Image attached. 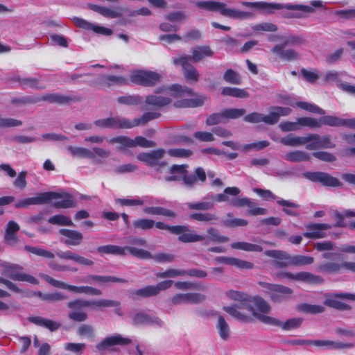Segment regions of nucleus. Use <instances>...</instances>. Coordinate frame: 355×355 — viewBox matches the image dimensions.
I'll use <instances>...</instances> for the list:
<instances>
[{
	"instance_id": "1",
	"label": "nucleus",
	"mask_w": 355,
	"mask_h": 355,
	"mask_svg": "<svg viewBox=\"0 0 355 355\" xmlns=\"http://www.w3.org/2000/svg\"><path fill=\"white\" fill-rule=\"evenodd\" d=\"M304 43L302 37L294 35H288L284 37L283 43L275 45L270 50L271 53L277 55L283 61H294L297 60L300 55L297 51L293 49H285L288 45L295 46L300 45Z\"/></svg>"
},
{
	"instance_id": "2",
	"label": "nucleus",
	"mask_w": 355,
	"mask_h": 355,
	"mask_svg": "<svg viewBox=\"0 0 355 355\" xmlns=\"http://www.w3.org/2000/svg\"><path fill=\"white\" fill-rule=\"evenodd\" d=\"M291 110L286 107L272 106L269 108V113L264 115L259 112H252L244 117V121L248 123H258L263 122L268 125L277 123L281 116H288Z\"/></svg>"
},
{
	"instance_id": "3",
	"label": "nucleus",
	"mask_w": 355,
	"mask_h": 355,
	"mask_svg": "<svg viewBox=\"0 0 355 355\" xmlns=\"http://www.w3.org/2000/svg\"><path fill=\"white\" fill-rule=\"evenodd\" d=\"M196 6L209 11H218L222 15L233 19H245L253 17L250 12L228 8L223 3L218 1H198Z\"/></svg>"
},
{
	"instance_id": "4",
	"label": "nucleus",
	"mask_w": 355,
	"mask_h": 355,
	"mask_svg": "<svg viewBox=\"0 0 355 355\" xmlns=\"http://www.w3.org/2000/svg\"><path fill=\"white\" fill-rule=\"evenodd\" d=\"M1 273L14 281L26 282L38 284L39 281L33 276L22 272L23 267L19 264L0 261Z\"/></svg>"
},
{
	"instance_id": "5",
	"label": "nucleus",
	"mask_w": 355,
	"mask_h": 355,
	"mask_svg": "<svg viewBox=\"0 0 355 355\" xmlns=\"http://www.w3.org/2000/svg\"><path fill=\"white\" fill-rule=\"evenodd\" d=\"M259 284L263 288V292L267 295L274 303H282L288 300L293 294V290L289 287L259 282Z\"/></svg>"
},
{
	"instance_id": "6",
	"label": "nucleus",
	"mask_w": 355,
	"mask_h": 355,
	"mask_svg": "<svg viewBox=\"0 0 355 355\" xmlns=\"http://www.w3.org/2000/svg\"><path fill=\"white\" fill-rule=\"evenodd\" d=\"M40 276L46 282L49 283L53 286H54L55 288H58L66 289L70 292H72V293H74L76 294L85 293V294L91 295H101L102 293L99 289L95 288L92 286H77L67 284L63 282L56 280V279H53V277H51L47 275H45V274H42Z\"/></svg>"
},
{
	"instance_id": "7",
	"label": "nucleus",
	"mask_w": 355,
	"mask_h": 355,
	"mask_svg": "<svg viewBox=\"0 0 355 355\" xmlns=\"http://www.w3.org/2000/svg\"><path fill=\"white\" fill-rule=\"evenodd\" d=\"M250 305V302L248 301L236 302L233 306H224L223 310L237 320L248 322L250 320V317L247 313L252 311V307Z\"/></svg>"
},
{
	"instance_id": "8",
	"label": "nucleus",
	"mask_w": 355,
	"mask_h": 355,
	"mask_svg": "<svg viewBox=\"0 0 355 355\" xmlns=\"http://www.w3.org/2000/svg\"><path fill=\"white\" fill-rule=\"evenodd\" d=\"M161 76L153 71H135L130 74V80L137 84L144 86H151L155 85L160 80Z\"/></svg>"
},
{
	"instance_id": "9",
	"label": "nucleus",
	"mask_w": 355,
	"mask_h": 355,
	"mask_svg": "<svg viewBox=\"0 0 355 355\" xmlns=\"http://www.w3.org/2000/svg\"><path fill=\"white\" fill-rule=\"evenodd\" d=\"M97 127L112 129H130L132 128L130 120L116 116L96 120L94 123Z\"/></svg>"
},
{
	"instance_id": "10",
	"label": "nucleus",
	"mask_w": 355,
	"mask_h": 355,
	"mask_svg": "<svg viewBox=\"0 0 355 355\" xmlns=\"http://www.w3.org/2000/svg\"><path fill=\"white\" fill-rule=\"evenodd\" d=\"M307 150H316L318 148H333L336 146L331 141L330 135L321 137L318 134H309L306 136Z\"/></svg>"
},
{
	"instance_id": "11",
	"label": "nucleus",
	"mask_w": 355,
	"mask_h": 355,
	"mask_svg": "<svg viewBox=\"0 0 355 355\" xmlns=\"http://www.w3.org/2000/svg\"><path fill=\"white\" fill-rule=\"evenodd\" d=\"M304 176L312 182H320L324 187H340L342 183L336 178L324 172H306Z\"/></svg>"
},
{
	"instance_id": "12",
	"label": "nucleus",
	"mask_w": 355,
	"mask_h": 355,
	"mask_svg": "<svg viewBox=\"0 0 355 355\" xmlns=\"http://www.w3.org/2000/svg\"><path fill=\"white\" fill-rule=\"evenodd\" d=\"M243 5L247 7H257L265 9H284L289 10H305L311 12L313 9L309 6H300L297 4H282V3H267L262 2H243Z\"/></svg>"
},
{
	"instance_id": "13",
	"label": "nucleus",
	"mask_w": 355,
	"mask_h": 355,
	"mask_svg": "<svg viewBox=\"0 0 355 355\" xmlns=\"http://www.w3.org/2000/svg\"><path fill=\"white\" fill-rule=\"evenodd\" d=\"M259 320L266 324L280 327L286 331L298 328L302 322V320L300 318H291L283 322L275 318L263 315H259Z\"/></svg>"
},
{
	"instance_id": "14",
	"label": "nucleus",
	"mask_w": 355,
	"mask_h": 355,
	"mask_svg": "<svg viewBox=\"0 0 355 355\" xmlns=\"http://www.w3.org/2000/svg\"><path fill=\"white\" fill-rule=\"evenodd\" d=\"M205 299V295L199 293H177L171 298V302L175 306L182 304H197L203 302Z\"/></svg>"
},
{
	"instance_id": "15",
	"label": "nucleus",
	"mask_w": 355,
	"mask_h": 355,
	"mask_svg": "<svg viewBox=\"0 0 355 355\" xmlns=\"http://www.w3.org/2000/svg\"><path fill=\"white\" fill-rule=\"evenodd\" d=\"M48 193L54 194L48 200V203H51L53 207L56 209H67L76 207L75 200L69 193L54 191H49Z\"/></svg>"
},
{
	"instance_id": "16",
	"label": "nucleus",
	"mask_w": 355,
	"mask_h": 355,
	"mask_svg": "<svg viewBox=\"0 0 355 355\" xmlns=\"http://www.w3.org/2000/svg\"><path fill=\"white\" fill-rule=\"evenodd\" d=\"M189 56L184 55L173 58V62L174 64L182 66L184 77L187 80L196 83L199 79V73L193 65L189 63Z\"/></svg>"
},
{
	"instance_id": "17",
	"label": "nucleus",
	"mask_w": 355,
	"mask_h": 355,
	"mask_svg": "<svg viewBox=\"0 0 355 355\" xmlns=\"http://www.w3.org/2000/svg\"><path fill=\"white\" fill-rule=\"evenodd\" d=\"M305 227L307 231L303 234L304 237L318 239L326 237V231L331 229L332 225L327 223H308Z\"/></svg>"
},
{
	"instance_id": "18",
	"label": "nucleus",
	"mask_w": 355,
	"mask_h": 355,
	"mask_svg": "<svg viewBox=\"0 0 355 355\" xmlns=\"http://www.w3.org/2000/svg\"><path fill=\"white\" fill-rule=\"evenodd\" d=\"M132 324L136 327L153 325L155 327H162L163 321L159 318L152 316L145 312L140 311L132 316Z\"/></svg>"
},
{
	"instance_id": "19",
	"label": "nucleus",
	"mask_w": 355,
	"mask_h": 355,
	"mask_svg": "<svg viewBox=\"0 0 355 355\" xmlns=\"http://www.w3.org/2000/svg\"><path fill=\"white\" fill-rule=\"evenodd\" d=\"M248 302H250V306L252 307V311H250V312L258 320L259 315L268 316L267 314L271 311L270 304L261 297H250Z\"/></svg>"
},
{
	"instance_id": "20",
	"label": "nucleus",
	"mask_w": 355,
	"mask_h": 355,
	"mask_svg": "<svg viewBox=\"0 0 355 355\" xmlns=\"http://www.w3.org/2000/svg\"><path fill=\"white\" fill-rule=\"evenodd\" d=\"M54 194L44 192L39 193L35 197L27 198L17 201L15 207V208H27L31 205H39L48 204V200L51 199V197L53 196Z\"/></svg>"
},
{
	"instance_id": "21",
	"label": "nucleus",
	"mask_w": 355,
	"mask_h": 355,
	"mask_svg": "<svg viewBox=\"0 0 355 355\" xmlns=\"http://www.w3.org/2000/svg\"><path fill=\"white\" fill-rule=\"evenodd\" d=\"M131 343V340L128 338H123L120 334H116L107 337L98 343L96 347L98 351L103 352L114 345H127Z\"/></svg>"
},
{
	"instance_id": "22",
	"label": "nucleus",
	"mask_w": 355,
	"mask_h": 355,
	"mask_svg": "<svg viewBox=\"0 0 355 355\" xmlns=\"http://www.w3.org/2000/svg\"><path fill=\"white\" fill-rule=\"evenodd\" d=\"M177 227H182L180 233H174V234L179 235L178 240L182 243H195L198 241H205L206 236L204 235H199L196 234L191 230L189 226L187 225H177Z\"/></svg>"
},
{
	"instance_id": "23",
	"label": "nucleus",
	"mask_w": 355,
	"mask_h": 355,
	"mask_svg": "<svg viewBox=\"0 0 355 355\" xmlns=\"http://www.w3.org/2000/svg\"><path fill=\"white\" fill-rule=\"evenodd\" d=\"M96 84L105 87H110L114 85H125L128 84V80L121 76L114 75H100L96 80Z\"/></svg>"
},
{
	"instance_id": "24",
	"label": "nucleus",
	"mask_w": 355,
	"mask_h": 355,
	"mask_svg": "<svg viewBox=\"0 0 355 355\" xmlns=\"http://www.w3.org/2000/svg\"><path fill=\"white\" fill-rule=\"evenodd\" d=\"M165 150L162 148L154 150L150 153H141L137 155V159L146 163L148 166H153L159 163V161L163 158Z\"/></svg>"
},
{
	"instance_id": "25",
	"label": "nucleus",
	"mask_w": 355,
	"mask_h": 355,
	"mask_svg": "<svg viewBox=\"0 0 355 355\" xmlns=\"http://www.w3.org/2000/svg\"><path fill=\"white\" fill-rule=\"evenodd\" d=\"M311 345L322 347L329 349H341L352 348L354 345L351 343H343L338 341L329 340H310Z\"/></svg>"
},
{
	"instance_id": "26",
	"label": "nucleus",
	"mask_w": 355,
	"mask_h": 355,
	"mask_svg": "<svg viewBox=\"0 0 355 355\" xmlns=\"http://www.w3.org/2000/svg\"><path fill=\"white\" fill-rule=\"evenodd\" d=\"M264 254L268 257L277 259L275 263V266L277 267L290 266L289 263L291 261V255L286 252L271 250L265 251Z\"/></svg>"
},
{
	"instance_id": "27",
	"label": "nucleus",
	"mask_w": 355,
	"mask_h": 355,
	"mask_svg": "<svg viewBox=\"0 0 355 355\" xmlns=\"http://www.w3.org/2000/svg\"><path fill=\"white\" fill-rule=\"evenodd\" d=\"M59 233L67 238L64 241V243L67 245H78L83 239V234L76 230L60 229L59 230Z\"/></svg>"
},
{
	"instance_id": "28",
	"label": "nucleus",
	"mask_w": 355,
	"mask_h": 355,
	"mask_svg": "<svg viewBox=\"0 0 355 355\" xmlns=\"http://www.w3.org/2000/svg\"><path fill=\"white\" fill-rule=\"evenodd\" d=\"M28 320L30 322L35 324V325L46 328L51 331H55L58 330L61 326L60 323L56 321L44 318L40 316L29 317L28 318Z\"/></svg>"
},
{
	"instance_id": "29",
	"label": "nucleus",
	"mask_w": 355,
	"mask_h": 355,
	"mask_svg": "<svg viewBox=\"0 0 355 355\" xmlns=\"http://www.w3.org/2000/svg\"><path fill=\"white\" fill-rule=\"evenodd\" d=\"M214 53L209 46H198L192 51V55L190 57V60L194 62L201 61L206 57H212Z\"/></svg>"
},
{
	"instance_id": "30",
	"label": "nucleus",
	"mask_w": 355,
	"mask_h": 355,
	"mask_svg": "<svg viewBox=\"0 0 355 355\" xmlns=\"http://www.w3.org/2000/svg\"><path fill=\"white\" fill-rule=\"evenodd\" d=\"M19 230V225L15 221L8 223L4 234V240L9 245H13L17 242V232Z\"/></svg>"
},
{
	"instance_id": "31",
	"label": "nucleus",
	"mask_w": 355,
	"mask_h": 355,
	"mask_svg": "<svg viewBox=\"0 0 355 355\" xmlns=\"http://www.w3.org/2000/svg\"><path fill=\"white\" fill-rule=\"evenodd\" d=\"M216 329L221 340L225 341L230 338V327L223 316L219 315L218 317L216 323Z\"/></svg>"
},
{
	"instance_id": "32",
	"label": "nucleus",
	"mask_w": 355,
	"mask_h": 355,
	"mask_svg": "<svg viewBox=\"0 0 355 355\" xmlns=\"http://www.w3.org/2000/svg\"><path fill=\"white\" fill-rule=\"evenodd\" d=\"M92 281H96L101 283L107 282H119L127 283L128 280L122 278H118L112 276H101V275H88L82 279V282L92 283Z\"/></svg>"
},
{
	"instance_id": "33",
	"label": "nucleus",
	"mask_w": 355,
	"mask_h": 355,
	"mask_svg": "<svg viewBox=\"0 0 355 355\" xmlns=\"http://www.w3.org/2000/svg\"><path fill=\"white\" fill-rule=\"evenodd\" d=\"M241 191L238 187H227L224 189L223 193H219L217 195H211L209 196L207 198L210 199L211 201L214 202V201L221 202H226L228 200L227 195L236 196L240 193Z\"/></svg>"
},
{
	"instance_id": "34",
	"label": "nucleus",
	"mask_w": 355,
	"mask_h": 355,
	"mask_svg": "<svg viewBox=\"0 0 355 355\" xmlns=\"http://www.w3.org/2000/svg\"><path fill=\"white\" fill-rule=\"evenodd\" d=\"M125 247L115 245H106L98 247L97 252L101 254H113L118 256L125 255Z\"/></svg>"
},
{
	"instance_id": "35",
	"label": "nucleus",
	"mask_w": 355,
	"mask_h": 355,
	"mask_svg": "<svg viewBox=\"0 0 355 355\" xmlns=\"http://www.w3.org/2000/svg\"><path fill=\"white\" fill-rule=\"evenodd\" d=\"M279 142L285 146L295 147L307 144V140L306 136L297 137L293 134H289L287 136L280 139Z\"/></svg>"
},
{
	"instance_id": "36",
	"label": "nucleus",
	"mask_w": 355,
	"mask_h": 355,
	"mask_svg": "<svg viewBox=\"0 0 355 355\" xmlns=\"http://www.w3.org/2000/svg\"><path fill=\"white\" fill-rule=\"evenodd\" d=\"M15 80L24 89L29 87L35 89H43L46 88L44 85L40 83V80L36 78H17Z\"/></svg>"
},
{
	"instance_id": "37",
	"label": "nucleus",
	"mask_w": 355,
	"mask_h": 355,
	"mask_svg": "<svg viewBox=\"0 0 355 355\" xmlns=\"http://www.w3.org/2000/svg\"><path fill=\"white\" fill-rule=\"evenodd\" d=\"M297 281L311 284H321L324 282V279L322 277L314 275L309 272H297Z\"/></svg>"
},
{
	"instance_id": "38",
	"label": "nucleus",
	"mask_w": 355,
	"mask_h": 355,
	"mask_svg": "<svg viewBox=\"0 0 355 355\" xmlns=\"http://www.w3.org/2000/svg\"><path fill=\"white\" fill-rule=\"evenodd\" d=\"M284 159L291 162H300L310 160L311 157L305 151L296 150L287 153Z\"/></svg>"
},
{
	"instance_id": "39",
	"label": "nucleus",
	"mask_w": 355,
	"mask_h": 355,
	"mask_svg": "<svg viewBox=\"0 0 355 355\" xmlns=\"http://www.w3.org/2000/svg\"><path fill=\"white\" fill-rule=\"evenodd\" d=\"M154 286H147L142 288L134 290L130 292V296L135 300L139 297L146 298L157 295Z\"/></svg>"
},
{
	"instance_id": "40",
	"label": "nucleus",
	"mask_w": 355,
	"mask_h": 355,
	"mask_svg": "<svg viewBox=\"0 0 355 355\" xmlns=\"http://www.w3.org/2000/svg\"><path fill=\"white\" fill-rule=\"evenodd\" d=\"M71 99L70 97L60 94H46L40 96V102L46 101L50 103L58 104L67 103Z\"/></svg>"
},
{
	"instance_id": "41",
	"label": "nucleus",
	"mask_w": 355,
	"mask_h": 355,
	"mask_svg": "<svg viewBox=\"0 0 355 355\" xmlns=\"http://www.w3.org/2000/svg\"><path fill=\"white\" fill-rule=\"evenodd\" d=\"M171 102V99L168 97L157 95H150L146 97V103L156 108H159L167 105Z\"/></svg>"
},
{
	"instance_id": "42",
	"label": "nucleus",
	"mask_w": 355,
	"mask_h": 355,
	"mask_svg": "<svg viewBox=\"0 0 355 355\" xmlns=\"http://www.w3.org/2000/svg\"><path fill=\"white\" fill-rule=\"evenodd\" d=\"M167 90L170 91L174 97L193 96L194 95L192 89L180 85H173Z\"/></svg>"
},
{
	"instance_id": "43",
	"label": "nucleus",
	"mask_w": 355,
	"mask_h": 355,
	"mask_svg": "<svg viewBox=\"0 0 355 355\" xmlns=\"http://www.w3.org/2000/svg\"><path fill=\"white\" fill-rule=\"evenodd\" d=\"M277 203L283 207L282 211L287 215L292 216H297L298 215L295 210L300 207L298 204L282 198L278 199Z\"/></svg>"
},
{
	"instance_id": "44",
	"label": "nucleus",
	"mask_w": 355,
	"mask_h": 355,
	"mask_svg": "<svg viewBox=\"0 0 355 355\" xmlns=\"http://www.w3.org/2000/svg\"><path fill=\"white\" fill-rule=\"evenodd\" d=\"M144 211L150 215H162L168 218H175L176 214L172 210L162 207H146L144 209Z\"/></svg>"
},
{
	"instance_id": "45",
	"label": "nucleus",
	"mask_w": 355,
	"mask_h": 355,
	"mask_svg": "<svg viewBox=\"0 0 355 355\" xmlns=\"http://www.w3.org/2000/svg\"><path fill=\"white\" fill-rule=\"evenodd\" d=\"M67 150L73 157L81 158H94V154L89 149L83 147L67 146Z\"/></svg>"
},
{
	"instance_id": "46",
	"label": "nucleus",
	"mask_w": 355,
	"mask_h": 355,
	"mask_svg": "<svg viewBox=\"0 0 355 355\" xmlns=\"http://www.w3.org/2000/svg\"><path fill=\"white\" fill-rule=\"evenodd\" d=\"M110 144H119L118 149L124 150L128 148H134L133 139L126 136H119L110 139Z\"/></svg>"
},
{
	"instance_id": "47",
	"label": "nucleus",
	"mask_w": 355,
	"mask_h": 355,
	"mask_svg": "<svg viewBox=\"0 0 355 355\" xmlns=\"http://www.w3.org/2000/svg\"><path fill=\"white\" fill-rule=\"evenodd\" d=\"M223 261L240 269H252L254 266L251 262L232 257H223Z\"/></svg>"
},
{
	"instance_id": "48",
	"label": "nucleus",
	"mask_w": 355,
	"mask_h": 355,
	"mask_svg": "<svg viewBox=\"0 0 355 355\" xmlns=\"http://www.w3.org/2000/svg\"><path fill=\"white\" fill-rule=\"evenodd\" d=\"M160 116L159 113L157 112H146L144 113L141 117L138 119H135L132 121H130L131 127L134 128L135 126L144 125L149 121L153 119H155Z\"/></svg>"
},
{
	"instance_id": "49",
	"label": "nucleus",
	"mask_w": 355,
	"mask_h": 355,
	"mask_svg": "<svg viewBox=\"0 0 355 355\" xmlns=\"http://www.w3.org/2000/svg\"><path fill=\"white\" fill-rule=\"evenodd\" d=\"M234 249L242 250L247 252H261L263 248L257 244H252L247 242H235L231 244Z\"/></svg>"
},
{
	"instance_id": "50",
	"label": "nucleus",
	"mask_w": 355,
	"mask_h": 355,
	"mask_svg": "<svg viewBox=\"0 0 355 355\" xmlns=\"http://www.w3.org/2000/svg\"><path fill=\"white\" fill-rule=\"evenodd\" d=\"M187 165H173L170 169L171 175L166 176L165 178V180L166 182L182 181L183 178H177L182 173V170H180L179 168H182L183 173L185 174V172H187Z\"/></svg>"
},
{
	"instance_id": "51",
	"label": "nucleus",
	"mask_w": 355,
	"mask_h": 355,
	"mask_svg": "<svg viewBox=\"0 0 355 355\" xmlns=\"http://www.w3.org/2000/svg\"><path fill=\"white\" fill-rule=\"evenodd\" d=\"M343 268V263L335 262H325L318 265V270L323 272L336 273Z\"/></svg>"
},
{
	"instance_id": "52",
	"label": "nucleus",
	"mask_w": 355,
	"mask_h": 355,
	"mask_svg": "<svg viewBox=\"0 0 355 355\" xmlns=\"http://www.w3.org/2000/svg\"><path fill=\"white\" fill-rule=\"evenodd\" d=\"M314 259L312 257L306 256V255H291L290 266H305L310 265L313 263Z\"/></svg>"
},
{
	"instance_id": "53",
	"label": "nucleus",
	"mask_w": 355,
	"mask_h": 355,
	"mask_svg": "<svg viewBox=\"0 0 355 355\" xmlns=\"http://www.w3.org/2000/svg\"><path fill=\"white\" fill-rule=\"evenodd\" d=\"M77 335L80 337L93 339L95 337V330L91 324H82L77 329Z\"/></svg>"
},
{
	"instance_id": "54",
	"label": "nucleus",
	"mask_w": 355,
	"mask_h": 355,
	"mask_svg": "<svg viewBox=\"0 0 355 355\" xmlns=\"http://www.w3.org/2000/svg\"><path fill=\"white\" fill-rule=\"evenodd\" d=\"M221 93L225 96H230L237 98H247L249 96V94L245 90L230 87H223Z\"/></svg>"
},
{
	"instance_id": "55",
	"label": "nucleus",
	"mask_w": 355,
	"mask_h": 355,
	"mask_svg": "<svg viewBox=\"0 0 355 355\" xmlns=\"http://www.w3.org/2000/svg\"><path fill=\"white\" fill-rule=\"evenodd\" d=\"M187 205L191 210L207 211L214 208V202L210 200L198 202H188Z\"/></svg>"
},
{
	"instance_id": "56",
	"label": "nucleus",
	"mask_w": 355,
	"mask_h": 355,
	"mask_svg": "<svg viewBox=\"0 0 355 355\" xmlns=\"http://www.w3.org/2000/svg\"><path fill=\"white\" fill-rule=\"evenodd\" d=\"M48 222L51 224L57 225L74 226L73 223L69 217L62 214L53 216L49 218Z\"/></svg>"
},
{
	"instance_id": "57",
	"label": "nucleus",
	"mask_w": 355,
	"mask_h": 355,
	"mask_svg": "<svg viewBox=\"0 0 355 355\" xmlns=\"http://www.w3.org/2000/svg\"><path fill=\"white\" fill-rule=\"evenodd\" d=\"M189 218L197 221L209 223L213 220H217L218 217L215 214L211 213L199 212L190 214Z\"/></svg>"
},
{
	"instance_id": "58",
	"label": "nucleus",
	"mask_w": 355,
	"mask_h": 355,
	"mask_svg": "<svg viewBox=\"0 0 355 355\" xmlns=\"http://www.w3.org/2000/svg\"><path fill=\"white\" fill-rule=\"evenodd\" d=\"M63 347L67 352H71L75 355H81L86 348V345L83 343H66Z\"/></svg>"
},
{
	"instance_id": "59",
	"label": "nucleus",
	"mask_w": 355,
	"mask_h": 355,
	"mask_svg": "<svg viewBox=\"0 0 355 355\" xmlns=\"http://www.w3.org/2000/svg\"><path fill=\"white\" fill-rule=\"evenodd\" d=\"M117 102L120 104L136 105L141 104L143 102V98L137 95L123 96L119 97Z\"/></svg>"
},
{
	"instance_id": "60",
	"label": "nucleus",
	"mask_w": 355,
	"mask_h": 355,
	"mask_svg": "<svg viewBox=\"0 0 355 355\" xmlns=\"http://www.w3.org/2000/svg\"><path fill=\"white\" fill-rule=\"evenodd\" d=\"M26 251L36 254L40 257H43L48 259H53L55 255L51 251L44 250L41 248L33 247L30 245H26L24 247Z\"/></svg>"
},
{
	"instance_id": "61",
	"label": "nucleus",
	"mask_w": 355,
	"mask_h": 355,
	"mask_svg": "<svg viewBox=\"0 0 355 355\" xmlns=\"http://www.w3.org/2000/svg\"><path fill=\"white\" fill-rule=\"evenodd\" d=\"M322 125H327L331 127L343 126V119L333 115H327L321 117Z\"/></svg>"
},
{
	"instance_id": "62",
	"label": "nucleus",
	"mask_w": 355,
	"mask_h": 355,
	"mask_svg": "<svg viewBox=\"0 0 355 355\" xmlns=\"http://www.w3.org/2000/svg\"><path fill=\"white\" fill-rule=\"evenodd\" d=\"M301 74L307 82L312 84L315 83L320 77L319 71L316 69L308 70L302 68L301 69Z\"/></svg>"
},
{
	"instance_id": "63",
	"label": "nucleus",
	"mask_w": 355,
	"mask_h": 355,
	"mask_svg": "<svg viewBox=\"0 0 355 355\" xmlns=\"http://www.w3.org/2000/svg\"><path fill=\"white\" fill-rule=\"evenodd\" d=\"M324 304L340 311H347L351 309V306L335 298H328L325 300Z\"/></svg>"
},
{
	"instance_id": "64",
	"label": "nucleus",
	"mask_w": 355,
	"mask_h": 355,
	"mask_svg": "<svg viewBox=\"0 0 355 355\" xmlns=\"http://www.w3.org/2000/svg\"><path fill=\"white\" fill-rule=\"evenodd\" d=\"M155 221L151 219L141 218L135 220L132 225L135 229L148 230L153 227Z\"/></svg>"
}]
</instances>
